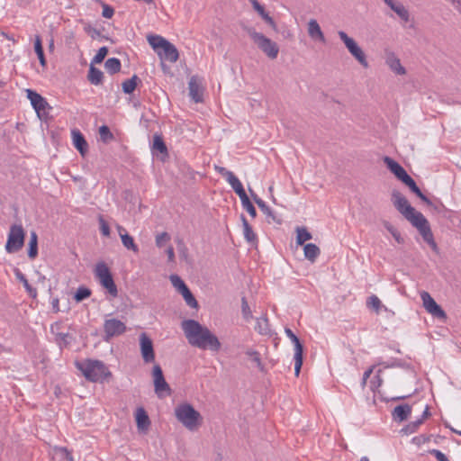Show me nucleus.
Returning <instances> with one entry per match:
<instances>
[{
	"mask_svg": "<svg viewBox=\"0 0 461 461\" xmlns=\"http://www.w3.org/2000/svg\"><path fill=\"white\" fill-rule=\"evenodd\" d=\"M182 330L188 343L203 350L218 352L221 344L219 339L205 326L195 320H185L181 323Z\"/></svg>",
	"mask_w": 461,
	"mask_h": 461,
	"instance_id": "obj_1",
	"label": "nucleus"
},
{
	"mask_svg": "<svg viewBox=\"0 0 461 461\" xmlns=\"http://www.w3.org/2000/svg\"><path fill=\"white\" fill-rule=\"evenodd\" d=\"M75 365L90 382L102 381L112 375L100 360L86 359L82 362L77 361Z\"/></svg>",
	"mask_w": 461,
	"mask_h": 461,
	"instance_id": "obj_2",
	"label": "nucleus"
},
{
	"mask_svg": "<svg viewBox=\"0 0 461 461\" xmlns=\"http://www.w3.org/2000/svg\"><path fill=\"white\" fill-rule=\"evenodd\" d=\"M147 40L161 60L176 62L178 59L179 53L177 49L164 37L160 35H149Z\"/></svg>",
	"mask_w": 461,
	"mask_h": 461,
	"instance_id": "obj_3",
	"label": "nucleus"
},
{
	"mask_svg": "<svg viewBox=\"0 0 461 461\" xmlns=\"http://www.w3.org/2000/svg\"><path fill=\"white\" fill-rule=\"evenodd\" d=\"M175 416L190 431L196 430L202 422L200 412L189 403L177 405L175 408Z\"/></svg>",
	"mask_w": 461,
	"mask_h": 461,
	"instance_id": "obj_4",
	"label": "nucleus"
},
{
	"mask_svg": "<svg viewBox=\"0 0 461 461\" xmlns=\"http://www.w3.org/2000/svg\"><path fill=\"white\" fill-rule=\"evenodd\" d=\"M245 32L258 46V48L270 59L277 58L279 47L276 42L267 38L261 32H258L253 27H244Z\"/></svg>",
	"mask_w": 461,
	"mask_h": 461,
	"instance_id": "obj_5",
	"label": "nucleus"
},
{
	"mask_svg": "<svg viewBox=\"0 0 461 461\" xmlns=\"http://www.w3.org/2000/svg\"><path fill=\"white\" fill-rule=\"evenodd\" d=\"M25 231L22 224H13L10 227L5 251L9 254L16 253L21 250L24 245Z\"/></svg>",
	"mask_w": 461,
	"mask_h": 461,
	"instance_id": "obj_6",
	"label": "nucleus"
},
{
	"mask_svg": "<svg viewBox=\"0 0 461 461\" xmlns=\"http://www.w3.org/2000/svg\"><path fill=\"white\" fill-rule=\"evenodd\" d=\"M410 222L419 230L424 241L427 242L434 251H438V245L434 240L429 223L425 216L420 212L416 214Z\"/></svg>",
	"mask_w": 461,
	"mask_h": 461,
	"instance_id": "obj_7",
	"label": "nucleus"
},
{
	"mask_svg": "<svg viewBox=\"0 0 461 461\" xmlns=\"http://www.w3.org/2000/svg\"><path fill=\"white\" fill-rule=\"evenodd\" d=\"M338 35L343 41L349 53L359 62L364 68L368 67V62L366 54L362 49L357 45L354 39L350 38L345 32L339 31Z\"/></svg>",
	"mask_w": 461,
	"mask_h": 461,
	"instance_id": "obj_8",
	"label": "nucleus"
},
{
	"mask_svg": "<svg viewBox=\"0 0 461 461\" xmlns=\"http://www.w3.org/2000/svg\"><path fill=\"white\" fill-rule=\"evenodd\" d=\"M392 202L397 211L409 221L415 217L416 214L420 213V212H417L415 208L410 204L408 200L396 190L392 193Z\"/></svg>",
	"mask_w": 461,
	"mask_h": 461,
	"instance_id": "obj_9",
	"label": "nucleus"
},
{
	"mask_svg": "<svg viewBox=\"0 0 461 461\" xmlns=\"http://www.w3.org/2000/svg\"><path fill=\"white\" fill-rule=\"evenodd\" d=\"M152 377L154 391L158 398L171 394V388L164 377L161 366L158 364L152 368Z\"/></svg>",
	"mask_w": 461,
	"mask_h": 461,
	"instance_id": "obj_10",
	"label": "nucleus"
},
{
	"mask_svg": "<svg viewBox=\"0 0 461 461\" xmlns=\"http://www.w3.org/2000/svg\"><path fill=\"white\" fill-rule=\"evenodd\" d=\"M285 332L294 346V374L296 376H298L303 366V347L300 342L298 337L293 332L292 330H290L289 328H285Z\"/></svg>",
	"mask_w": 461,
	"mask_h": 461,
	"instance_id": "obj_11",
	"label": "nucleus"
},
{
	"mask_svg": "<svg viewBox=\"0 0 461 461\" xmlns=\"http://www.w3.org/2000/svg\"><path fill=\"white\" fill-rule=\"evenodd\" d=\"M140 348L144 363H152L155 360V351L151 339L146 334L140 335Z\"/></svg>",
	"mask_w": 461,
	"mask_h": 461,
	"instance_id": "obj_12",
	"label": "nucleus"
},
{
	"mask_svg": "<svg viewBox=\"0 0 461 461\" xmlns=\"http://www.w3.org/2000/svg\"><path fill=\"white\" fill-rule=\"evenodd\" d=\"M420 298L426 311L438 319H446V312L442 308L436 303V301L430 296L428 292H422Z\"/></svg>",
	"mask_w": 461,
	"mask_h": 461,
	"instance_id": "obj_13",
	"label": "nucleus"
},
{
	"mask_svg": "<svg viewBox=\"0 0 461 461\" xmlns=\"http://www.w3.org/2000/svg\"><path fill=\"white\" fill-rule=\"evenodd\" d=\"M104 331L108 340L110 338L123 334L126 331V325L120 320L108 319L104 321Z\"/></svg>",
	"mask_w": 461,
	"mask_h": 461,
	"instance_id": "obj_14",
	"label": "nucleus"
},
{
	"mask_svg": "<svg viewBox=\"0 0 461 461\" xmlns=\"http://www.w3.org/2000/svg\"><path fill=\"white\" fill-rule=\"evenodd\" d=\"M27 97L30 99L31 104L36 111L38 116L41 118L47 115V108L49 106L46 100L37 92L32 91L31 88L26 89Z\"/></svg>",
	"mask_w": 461,
	"mask_h": 461,
	"instance_id": "obj_15",
	"label": "nucleus"
},
{
	"mask_svg": "<svg viewBox=\"0 0 461 461\" xmlns=\"http://www.w3.org/2000/svg\"><path fill=\"white\" fill-rule=\"evenodd\" d=\"M384 163L386 165L387 168L400 180L402 181L408 176L406 170L394 159L390 157H384Z\"/></svg>",
	"mask_w": 461,
	"mask_h": 461,
	"instance_id": "obj_16",
	"label": "nucleus"
},
{
	"mask_svg": "<svg viewBox=\"0 0 461 461\" xmlns=\"http://www.w3.org/2000/svg\"><path fill=\"white\" fill-rule=\"evenodd\" d=\"M71 136L74 147L84 157L88 150V144L84 135L80 132L79 130L74 129L71 131Z\"/></svg>",
	"mask_w": 461,
	"mask_h": 461,
	"instance_id": "obj_17",
	"label": "nucleus"
},
{
	"mask_svg": "<svg viewBox=\"0 0 461 461\" xmlns=\"http://www.w3.org/2000/svg\"><path fill=\"white\" fill-rule=\"evenodd\" d=\"M137 428L140 431L146 432L150 426L149 417L143 407H139L135 411Z\"/></svg>",
	"mask_w": 461,
	"mask_h": 461,
	"instance_id": "obj_18",
	"label": "nucleus"
},
{
	"mask_svg": "<svg viewBox=\"0 0 461 461\" xmlns=\"http://www.w3.org/2000/svg\"><path fill=\"white\" fill-rule=\"evenodd\" d=\"M308 34L310 38L314 41H319L321 43L326 42V39L321 29V26L314 19L310 20L308 23Z\"/></svg>",
	"mask_w": 461,
	"mask_h": 461,
	"instance_id": "obj_19",
	"label": "nucleus"
},
{
	"mask_svg": "<svg viewBox=\"0 0 461 461\" xmlns=\"http://www.w3.org/2000/svg\"><path fill=\"white\" fill-rule=\"evenodd\" d=\"M411 413V405L405 403L396 406L393 411L392 416L393 420L402 422L409 418Z\"/></svg>",
	"mask_w": 461,
	"mask_h": 461,
	"instance_id": "obj_20",
	"label": "nucleus"
},
{
	"mask_svg": "<svg viewBox=\"0 0 461 461\" xmlns=\"http://www.w3.org/2000/svg\"><path fill=\"white\" fill-rule=\"evenodd\" d=\"M402 182L406 185L411 192H413L419 198H420L427 204H431L430 200L422 194L419 186L416 185L415 181L408 175L405 178L402 180Z\"/></svg>",
	"mask_w": 461,
	"mask_h": 461,
	"instance_id": "obj_21",
	"label": "nucleus"
},
{
	"mask_svg": "<svg viewBox=\"0 0 461 461\" xmlns=\"http://www.w3.org/2000/svg\"><path fill=\"white\" fill-rule=\"evenodd\" d=\"M386 64L397 75H404L405 68L402 66L400 59L393 54L390 53L386 57Z\"/></svg>",
	"mask_w": 461,
	"mask_h": 461,
	"instance_id": "obj_22",
	"label": "nucleus"
},
{
	"mask_svg": "<svg viewBox=\"0 0 461 461\" xmlns=\"http://www.w3.org/2000/svg\"><path fill=\"white\" fill-rule=\"evenodd\" d=\"M389 7L400 17L403 23L410 21V13L405 6L398 2L393 1Z\"/></svg>",
	"mask_w": 461,
	"mask_h": 461,
	"instance_id": "obj_23",
	"label": "nucleus"
},
{
	"mask_svg": "<svg viewBox=\"0 0 461 461\" xmlns=\"http://www.w3.org/2000/svg\"><path fill=\"white\" fill-rule=\"evenodd\" d=\"M57 326L58 324L51 325L50 330L53 334H55V341L59 346V348H62L69 345L72 337L69 333L55 332V327Z\"/></svg>",
	"mask_w": 461,
	"mask_h": 461,
	"instance_id": "obj_24",
	"label": "nucleus"
},
{
	"mask_svg": "<svg viewBox=\"0 0 461 461\" xmlns=\"http://www.w3.org/2000/svg\"><path fill=\"white\" fill-rule=\"evenodd\" d=\"M14 275L16 276V278L21 281L25 288V290L28 292V294L35 298L37 296V290L35 288H33L28 282V280L26 279L25 276L20 271L19 268L15 267L14 269Z\"/></svg>",
	"mask_w": 461,
	"mask_h": 461,
	"instance_id": "obj_25",
	"label": "nucleus"
},
{
	"mask_svg": "<svg viewBox=\"0 0 461 461\" xmlns=\"http://www.w3.org/2000/svg\"><path fill=\"white\" fill-rule=\"evenodd\" d=\"M304 257L311 262H314L319 257L321 250L318 246L313 243H308L303 248Z\"/></svg>",
	"mask_w": 461,
	"mask_h": 461,
	"instance_id": "obj_26",
	"label": "nucleus"
},
{
	"mask_svg": "<svg viewBox=\"0 0 461 461\" xmlns=\"http://www.w3.org/2000/svg\"><path fill=\"white\" fill-rule=\"evenodd\" d=\"M249 190L251 194L252 199L258 204V206L260 208L262 212L264 214H266L267 217L272 218L274 220L275 215H274V212L271 210V208L269 206H267L266 204V203L261 198H259L256 194H254V192L250 188Z\"/></svg>",
	"mask_w": 461,
	"mask_h": 461,
	"instance_id": "obj_27",
	"label": "nucleus"
},
{
	"mask_svg": "<svg viewBox=\"0 0 461 461\" xmlns=\"http://www.w3.org/2000/svg\"><path fill=\"white\" fill-rule=\"evenodd\" d=\"M241 221L243 225V234L246 240L249 243L257 241V235L252 230V227L249 224L246 217L242 214Z\"/></svg>",
	"mask_w": 461,
	"mask_h": 461,
	"instance_id": "obj_28",
	"label": "nucleus"
},
{
	"mask_svg": "<svg viewBox=\"0 0 461 461\" xmlns=\"http://www.w3.org/2000/svg\"><path fill=\"white\" fill-rule=\"evenodd\" d=\"M227 182L230 185V186L233 188L235 193L239 195L240 199H242V198L248 196L243 188L241 182L239 180V178L235 175L230 176V178Z\"/></svg>",
	"mask_w": 461,
	"mask_h": 461,
	"instance_id": "obj_29",
	"label": "nucleus"
},
{
	"mask_svg": "<svg viewBox=\"0 0 461 461\" xmlns=\"http://www.w3.org/2000/svg\"><path fill=\"white\" fill-rule=\"evenodd\" d=\"M103 75V72L99 68H95L92 63L90 64L88 79L91 84L95 86L102 84Z\"/></svg>",
	"mask_w": 461,
	"mask_h": 461,
	"instance_id": "obj_30",
	"label": "nucleus"
},
{
	"mask_svg": "<svg viewBox=\"0 0 461 461\" xmlns=\"http://www.w3.org/2000/svg\"><path fill=\"white\" fill-rule=\"evenodd\" d=\"M38 255V236L35 231H32L29 240L28 257L34 259Z\"/></svg>",
	"mask_w": 461,
	"mask_h": 461,
	"instance_id": "obj_31",
	"label": "nucleus"
},
{
	"mask_svg": "<svg viewBox=\"0 0 461 461\" xmlns=\"http://www.w3.org/2000/svg\"><path fill=\"white\" fill-rule=\"evenodd\" d=\"M53 458L58 459L59 461H73V457L68 449L61 447H54Z\"/></svg>",
	"mask_w": 461,
	"mask_h": 461,
	"instance_id": "obj_32",
	"label": "nucleus"
},
{
	"mask_svg": "<svg viewBox=\"0 0 461 461\" xmlns=\"http://www.w3.org/2000/svg\"><path fill=\"white\" fill-rule=\"evenodd\" d=\"M121 61L117 58H109L104 63L105 70L111 75L115 74L121 69Z\"/></svg>",
	"mask_w": 461,
	"mask_h": 461,
	"instance_id": "obj_33",
	"label": "nucleus"
},
{
	"mask_svg": "<svg viewBox=\"0 0 461 461\" xmlns=\"http://www.w3.org/2000/svg\"><path fill=\"white\" fill-rule=\"evenodd\" d=\"M100 284L102 285V286H104L105 289H107L108 293L112 296L116 297L118 295L117 286L114 284V281H113V278L112 275H110L108 277H106L104 280H102L100 282Z\"/></svg>",
	"mask_w": 461,
	"mask_h": 461,
	"instance_id": "obj_34",
	"label": "nucleus"
},
{
	"mask_svg": "<svg viewBox=\"0 0 461 461\" xmlns=\"http://www.w3.org/2000/svg\"><path fill=\"white\" fill-rule=\"evenodd\" d=\"M312 234L305 227L296 228V243L298 245H303L305 241L312 240Z\"/></svg>",
	"mask_w": 461,
	"mask_h": 461,
	"instance_id": "obj_35",
	"label": "nucleus"
},
{
	"mask_svg": "<svg viewBox=\"0 0 461 461\" xmlns=\"http://www.w3.org/2000/svg\"><path fill=\"white\" fill-rule=\"evenodd\" d=\"M121 240L122 245L129 250H132L133 252H138L139 248L135 244L133 238L129 235L127 232H124L121 235Z\"/></svg>",
	"mask_w": 461,
	"mask_h": 461,
	"instance_id": "obj_36",
	"label": "nucleus"
},
{
	"mask_svg": "<svg viewBox=\"0 0 461 461\" xmlns=\"http://www.w3.org/2000/svg\"><path fill=\"white\" fill-rule=\"evenodd\" d=\"M95 273L99 282L112 275L108 267L104 262L98 263L96 265Z\"/></svg>",
	"mask_w": 461,
	"mask_h": 461,
	"instance_id": "obj_37",
	"label": "nucleus"
},
{
	"mask_svg": "<svg viewBox=\"0 0 461 461\" xmlns=\"http://www.w3.org/2000/svg\"><path fill=\"white\" fill-rule=\"evenodd\" d=\"M180 294H182L183 298L185 299V303L189 307H191L193 309L198 308V303L188 287H186L182 292H180Z\"/></svg>",
	"mask_w": 461,
	"mask_h": 461,
	"instance_id": "obj_38",
	"label": "nucleus"
},
{
	"mask_svg": "<svg viewBox=\"0 0 461 461\" xmlns=\"http://www.w3.org/2000/svg\"><path fill=\"white\" fill-rule=\"evenodd\" d=\"M152 149L157 150L162 154H166L167 152V146L160 135H158V134L154 135Z\"/></svg>",
	"mask_w": 461,
	"mask_h": 461,
	"instance_id": "obj_39",
	"label": "nucleus"
},
{
	"mask_svg": "<svg viewBox=\"0 0 461 461\" xmlns=\"http://www.w3.org/2000/svg\"><path fill=\"white\" fill-rule=\"evenodd\" d=\"M246 355L250 357V360L257 366L260 371H264V365L261 362L260 354L253 349H248Z\"/></svg>",
	"mask_w": 461,
	"mask_h": 461,
	"instance_id": "obj_40",
	"label": "nucleus"
},
{
	"mask_svg": "<svg viewBox=\"0 0 461 461\" xmlns=\"http://www.w3.org/2000/svg\"><path fill=\"white\" fill-rule=\"evenodd\" d=\"M91 295V290L86 286H80L77 288V292L74 294V299L76 302L79 303L85 299H87Z\"/></svg>",
	"mask_w": 461,
	"mask_h": 461,
	"instance_id": "obj_41",
	"label": "nucleus"
},
{
	"mask_svg": "<svg viewBox=\"0 0 461 461\" xmlns=\"http://www.w3.org/2000/svg\"><path fill=\"white\" fill-rule=\"evenodd\" d=\"M34 50H35V52L38 56V59L41 62V64L42 66L45 65V57H44V52H43V48H42V44H41V37L40 36H36L35 38V42H34Z\"/></svg>",
	"mask_w": 461,
	"mask_h": 461,
	"instance_id": "obj_42",
	"label": "nucleus"
},
{
	"mask_svg": "<svg viewBox=\"0 0 461 461\" xmlns=\"http://www.w3.org/2000/svg\"><path fill=\"white\" fill-rule=\"evenodd\" d=\"M366 305L368 308L373 309L376 313H378L381 308L384 307L380 299L375 294L368 297Z\"/></svg>",
	"mask_w": 461,
	"mask_h": 461,
	"instance_id": "obj_43",
	"label": "nucleus"
},
{
	"mask_svg": "<svg viewBox=\"0 0 461 461\" xmlns=\"http://www.w3.org/2000/svg\"><path fill=\"white\" fill-rule=\"evenodd\" d=\"M99 135L103 142L108 143L114 139L113 134L107 125H102L99 128Z\"/></svg>",
	"mask_w": 461,
	"mask_h": 461,
	"instance_id": "obj_44",
	"label": "nucleus"
},
{
	"mask_svg": "<svg viewBox=\"0 0 461 461\" xmlns=\"http://www.w3.org/2000/svg\"><path fill=\"white\" fill-rule=\"evenodd\" d=\"M422 423L423 419H419L406 425L404 428L402 429L401 432L404 433L405 435L412 434L417 431V429Z\"/></svg>",
	"mask_w": 461,
	"mask_h": 461,
	"instance_id": "obj_45",
	"label": "nucleus"
},
{
	"mask_svg": "<svg viewBox=\"0 0 461 461\" xmlns=\"http://www.w3.org/2000/svg\"><path fill=\"white\" fill-rule=\"evenodd\" d=\"M384 228L392 234L397 243L402 244L404 242V239L402 237L401 233L388 221H384Z\"/></svg>",
	"mask_w": 461,
	"mask_h": 461,
	"instance_id": "obj_46",
	"label": "nucleus"
},
{
	"mask_svg": "<svg viewBox=\"0 0 461 461\" xmlns=\"http://www.w3.org/2000/svg\"><path fill=\"white\" fill-rule=\"evenodd\" d=\"M189 96L194 103H202L203 100V88H189Z\"/></svg>",
	"mask_w": 461,
	"mask_h": 461,
	"instance_id": "obj_47",
	"label": "nucleus"
},
{
	"mask_svg": "<svg viewBox=\"0 0 461 461\" xmlns=\"http://www.w3.org/2000/svg\"><path fill=\"white\" fill-rule=\"evenodd\" d=\"M241 201V204H242V207L249 212V214L255 218L257 216V211L254 207V205L252 204V203L250 202L249 196H246L242 199H240Z\"/></svg>",
	"mask_w": 461,
	"mask_h": 461,
	"instance_id": "obj_48",
	"label": "nucleus"
},
{
	"mask_svg": "<svg viewBox=\"0 0 461 461\" xmlns=\"http://www.w3.org/2000/svg\"><path fill=\"white\" fill-rule=\"evenodd\" d=\"M255 329L260 334H267L268 331H269L267 319H266V318H258L257 320V324H256Z\"/></svg>",
	"mask_w": 461,
	"mask_h": 461,
	"instance_id": "obj_49",
	"label": "nucleus"
},
{
	"mask_svg": "<svg viewBox=\"0 0 461 461\" xmlns=\"http://www.w3.org/2000/svg\"><path fill=\"white\" fill-rule=\"evenodd\" d=\"M260 17L267 23L275 32H277V25L274 19L266 12L265 8L258 13Z\"/></svg>",
	"mask_w": 461,
	"mask_h": 461,
	"instance_id": "obj_50",
	"label": "nucleus"
},
{
	"mask_svg": "<svg viewBox=\"0 0 461 461\" xmlns=\"http://www.w3.org/2000/svg\"><path fill=\"white\" fill-rule=\"evenodd\" d=\"M260 17L267 23L275 32H277V25L274 19L266 12L265 8L258 13Z\"/></svg>",
	"mask_w": 461,
	"mask_h": 461,
	"instance_id": "obj_51",
	"label": "nucleus"
},
{
	"mask_svg": "<svg viewBox=\"0 0 461 461\" xmlns=\"http://www.w3.org/2000/svg\"><path fill=\"white\" fill-rule=\"evenodd\" d=\"M260 17L267 23L275 32H277V25L274 19L266 12L265 8L258 13Z\"/></svg>",
	"mask_w": 461,
	"mask_h": 461,
	"instance_id": "obj_52",
	"label": "nucleus"
},
{
	"mask_svg": "<svg viewBox=\"0 0 461 461\" xmlns=\"http://www.w3.org/2000/svg\"><path fill=\"white\" fill-rule=\"evenodd\" d=\"M107 53H108L107 47L100 48L91 61L92 65L99 64V63L103 62V60L106 57Z\"/></svg>",
	"mask_w": 461,
	"mask_h": 461,
	"instance_id": "obj_53",
	"label": "nucleus"
},
{
	"mask_svg": "<svg viewBox=\"0 0 461 461\" xmlns=\"http://www.w3.org/2000/svg\"><path fill=\"white\" fill-rule=\"evenodd\" d=\"M170 281L174 287L179 291V293L187 287L185 282L176 275H171Z\"/></svg>",
	"mask_w": 461,
	"mask_h": 461,
	"instance_id": "obj_54",
	"label": "nucleus"
},
{
	"mask_svg": "<svg viewBox=\"0 0 461 461\" xmlns=\"http://www.w3.org/2000/svg\"><path fill=\"white\" fill-rule=\"evenodd\" d=\"M241 312L245 320L248 321L252 318V312L245 297L241 299Z\"/></svg>",
	"mask_w": 461,
	"mask_h": 461,
	"instance_id": "obj_55",
	"label": "nucleus"
},
{
	"mask_svg": "<svg viewBox=\"0 0 461 461\" xmlns=\"http://www.w3.org/2000/svg\"><path fill=\"white\" fill-rule=\"evenodd\" d=\"M381 370L370 381V389L375 392L383 384V379L380 376Z\"/></svg>",
	"mask_w": 461,
	"mask_h": 461,
	"instance_id": "obj_56",
	"label": "nucleus"
},
{
	"mask_svg": "<svg viewBox=\"0 0 461 461\" xmlns=\"http://www.w3.org/2000/svg\"><path fill=\"white\" fill-rule=\"evenodd\" d=\"M169 240L170 236L167 232H161L156 236V245L162 248Z\"/></svg>",
	"mask_w": 461,
	"mask_h": 461,
	"instance_id": "obj_57",
	"label": "nucleus"
},
{
	"mask_svg": "<svg viewBox=\"0 0 461 461\" xmlns=\"http://www.w3.org/2000/svg\"><path fill=\"white\" fill-rule=\"evenodd\" d=\"M140 88H138L139 90ZM137 90V88H122V92L126 95H129L130 97H129V101L132 103L133 106L134 107H137L138 105H140V102L139 100L135 99L134 96H135V91Z\"/></svg>",
	"mask_w": 461,
	"mask_h": 461,
	"instance_id": "obj_58",
	"label": "nucleus"
},
{
	"mask_svg": "<svg viewBox=\"0 0 461 461\" xmlns=\"http://www.w3.org/2000/svg\"><path fill=\"white\" fill-rule=\"evenodd\" d=\"M140 83V79L136 75H133L131 78L122 82L121 86H138Z\"/></svg>",
	"mask_w": 461,
	"mask_h": 461,
	"instance_id": "obj_59",
	"label": "nucleus"
},
{
	"mask_svg": "<svg viewBox=\"0 0 461 461\" xmlns=\"http://www.w3.org/2000/svg\"><path fill=\"white\" fill-rule=\"evenodd\" d=\"M430 440V436L419 435L412 438L411 442L417 446H421Z\"/></svg>",
	"mask_w": 461,
	"mask_h": 461,
	"instance_id": "obj_60",
	"label": "nucleus"
},
{
	"mask_svg": "<svg viewBox=\"0 0 461 461\" xmlns=\"http://www.w3.org/2000/svg\"><path fill=\"white\" fill-rule=\"evenodd\" d=\"M99 224L101 233L104 236L108 237L110 235V227L102 216L99 217Z\"/></svg>",
	"mask_w": 461,
	"mask_h": 461,
	"instance_id": "obj_61",
	"label": "nucleus"
},
{
	"mask_svg": "<svg viewBox=\"0 0 461 461\" xmlns=\"http://www.w3.org/2000/svg\"><path fill=\"white\" fill-rule=\"evenodd\" d=\"M203 83V77H201L198 75H194L191 77L188 82V86H202Z\"/></svg>",
	"mask_w": 461,
	"mask_h": 461,
	"instance_id": "obj_62",
	"label": "nucleus"
},
{
	"mask_svg": "<svg viewBox=\"0 0 461 461\" xmlns=\"http://www.w3.org/2000/svg\"><path fill=\"white\" fill-rule=\"evenodd\" d=\"M102 6H103L102 15L107 19L112 18L114 14V9L112 6H110L104 3H102Z\"/></svg>",
	"mask_w": 461,
	"mask_h": 461,
	"instance_id": "obj_63",
	"label": "nucleus"
},
{
	"mask_svg": "<svg viewBox=\"0 0 461 461\" xmlns=\"http://www.w3.org/2000/svg\"><path fill=\"white\" fill-rule=\"evenodd\" d=\"M429 453L430 455H432L436 459L437 461H448L447 457L446 456L445 454H443L440 450L438 449H431L429 451Z\"/></svg>",
	"mask_w": 461,
	"mask_h": 461,
	"instance_id": "obj_64",
	"label": "nucleus"
}]
</instances>
